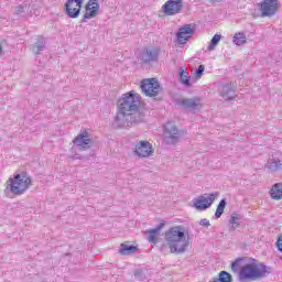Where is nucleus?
Here are the masks:
<instances>
[{"label": "nucleus", "mask_w": 282, "mask_h": 282, "mask_svg": "<svg viewBox=\"0 0 282 282\" xmlns=\"http://www.w3.org/2000/svg\"><path fill=\"white\" fill-rule=\"evenodd\" d=\"M164 248H166V246L163 245V246L161 247L162 252H164Z\"/></svg>", "instance_id": "nucleus-37"}, {"label": "nucleus", "mask_w": 282, "mask_h": 282, "mask_svg": "<svg viewBox=\"0 0 282 282\" xmlns=\"http://www.w3.org/2000/svg\"><path fill=\"white\" fill-rule=\"evenodd\" d=\"M160 47H145L139 54V61L142 65H151V63H158L160 59Z\"/></svg>", "instance_id": "nucleus-8"}, {"label": "nucleus", "mask_w": 282, "mask_h": 282, "mask_svg": "<svg viewBox=\"0 0 282 282\" xmlns=\"http://www.w3.org/2000/svg\"><path fill=\"white\" fill-rule=\"evenodd\" d=\"M43 50H45V39L37 37L36 42L32 45V52L35 56H39Z\"/></svg>", "instance_id": "nucleus-22"}, {"label": "nucleus", "mask_w": 282, "mask_h": 282, "mask_svg": "<svg viewBox=\"0 0 282 282\" xmlns=\"http://www.w3.org/2000/svg\"><path fill=\"white\" fill-rule=\"evenodd\" d=\"M270 195L272 199H282V183H275L270 191Z\"/></svg>", "instance_id": "nucleus-23"}, {"label": "nucleus", "mask_w": 282, "mask_h": 282, "mask_svg": "<svg viewBox=\"0 0 282 282\" xmlns=\"http://www.w3.org/2000/svg\"><path fill=\"white\" fill-rule=\"evenodd\" d=\"M25 10H28V4H20L15 9V14L21 17V14H25Z\"/></svg>", "instance_id": "nucleus-32"}, {"label": "nucleus", "mask_w": 282, "mask_h": 282, "mask_svg": "<svg viewBox=\"0 0 282 282\" xmlns=\"http://www.w3.org/2000/svg\"><path fill=\"white\" fill-rule=\"evenodd\" d=\"M30 186H32V177L28 172L17 173L7 182V189H10L12 195H23Z\"/></svg>", "instance_id": "nucleus-4"}, {"label": "nucleus", "mask_w": 282, "mask_h": 282, "mask_svg": "<svg viewBox=\"0 0 282 282\" xmlns=\"http://www.w3.org/2000/svg\"><path fill=\"white\" fill-rule=\"evenodd\" d=\"M265 169L270 171L271 173H276V171H281L282 169V163L281 160L279 159H269Z\"/></svg>", "instance_id": "nucleus-20"}, {"label": "nucleus", "mask_w": 282, "mask_h": 282, "mask_svg": "<svg viewBox=\"0 0 282 282\" xmlns=\"http://www.w3.org/2000/svg\"><path fill=\"white\" fill-rule=\"evenodd\" d=\"M261 17H274L279 10V0H264L260 4Z\"/></svg>", "instance_id": "nucleus-14"}, {"label": "nucleus", "mask_w": 282, "mask_h": 282, "mask_svg": "<svg viewBox=\"0 0 282 282\" xmlns=\"http://www.w3.org/2000/svg\"><path fill=\"white\" fill-rule=\"evenodd\" d=\"M140 122H144V113L135 112L132 115L119 110L115 117L112 127L113 129H124V127H135V124H140Z\"/></svg>", "instance_id": "nucleus-5"}, {"label": "nucleus", "mask_w": 282, "mask_h": 282, "mask_svg": "<svg viewBox=\"0 0 282 282\" xmlns=\"http://www.w3.org/2000/svg\"><path fill=\"white\" fill-rule=\"evenodd\" d=\"M165 242L172 254H184L188 250V238L182 226L170 228L165 232Z\"/></svg>", "instance_id": "nucleus-1"}, {"label": "nucleus", "mask_w": 282, "mask_h": 282, "mask_svg": "<svg viewBox=\"0 0 282 282\" xmlns=\"http://www.w3.org/2000/svg\"><path fill=\"white\" fill-rule=\"evenodd\" d=\"M232 41H234L235 45H238V46L246 45V43H248V41L246 40V33H243V32L236 33L234 35Z\"/></svg>", "instance_id": "nucleus-26"}, {"label": "nucleus", "mask_w": 282, "mask_h": 282, "mask_svg": "<svg viewBox=\"0 0 282 282\" xmlns=\"http://www.w3.org/2000/svg\"><path fill=\"white\" fill-rule=\"evenodd\" d=\"M199 226H203L204 228H208V226H210V220H208L207 218H203L199 221Z\"/></svg>", "instance_id": "nucleus-34"}, {"label": "nucleus", "mask_w": 282, "mask_h": 282, "mask_svg": "<svg viewBox=\"0 0 282 282\" xmlns=\"http://www.w3.org/2000/svg\"><path fill=\"white\" fill-rule=\"evenodd\" d=\"M219 197V193H210L207 198L204 195H200L193 199V207L196 208V210H207V208H210L213 204L215 203V199Z\"/></svg>", "instance_id": "nucleus-9"}, {"label": "nucleus", "mask_w": 282, "mask_h": 282, "mask_svg": "<svg viewBox=\"0 0 282 282\" xmlns=\"http://www.w3.org/2000/svg\"><path fill=\"white\" fill-rule=\"evenodd\" d=\"M178 74L182 85H185V87H191V77L188 76V73H186L183 67H180Z\"/></svg>", "instance_id": "nucleus-25"}, {"label": "nucleus", "mask_w": 282, "mask_h": 282, "mask_svg": "<svg viewBox=\"0 0 282 282\" xmlns=\"http://www.w3.org/2000/svg\"><path fill=\"white\" fill-rule=\"evenodd\" d=\"M120 254L127 257L129 254H135L138 248L133 245L121 243L119 249Z\"/></svg>", "instance_id": "nucleus-21"}, {"label": "nucleus", "mask_w": 282, "mask_h": 282, "mask_svg": "<svg viewBox=\"0 0 282 282\" xmlns=\"http://www.w3.org/2000/svg\"><path fill=\"white\" fill-rule=\"evenodd\" d=\"M278 250L282 253V235L278 237L276 243H275Z\"/></svg>", "instance_id": "nucleus-35"}, {"label": "nucleus", "mask_w": 282, "mask_h": 282, "mask_svg": "<svg viewBox=\"0 0 282 282\" xmlns=\"http://www.w3.org/2000/svg\"><path fill=\"white\" fill-rule=\"evenodd\" d=\"M206 69V66L200 64L198 68L196 69V78H202L204 76V70Z\"/></svg>", "instance_id": "nucleus-33"}, {"label": "nucleus", "mask_w": 282, "mask_h": 282, "mask_svg": "<svg viewBox=\"0 0 282 282\" xmlns=\"http://www.w3.org/2000/svg\"><path fill=\"white\" fill-rule=\"evenodd\" d=\"M65 8L69 19H78L80 17V8H83V0H67Z\"/></svg>", "instance_id": "nucleus-12"}, {"label": "nucleus", "mask_w": 282, "mask_h": 282, "mask_svg": "<svg viewBox=\"0 0 282 282\" xmlns=\"http://www.w3.org/2000/svg\"><path fill=\"white\" fill-rule=\"evenodd\" d=\"M142 97L140 94L135 93V90H131L121 96L118 100V109L123 111V113H131L135 116V113H140V100Z\"/></svg>", "instance_id": "nucleus-3"}, {"label": "nucleus", "mask_w": 282, "mask_h": 282, "mask_svg": "<svg viewBox=\"0 0 282 282\" xmlns=\"http://www.w3.org/2000/svg\"><path fill=\"white\" fill-rule=\"evenodd\" d=\"M165 224L160 223L155 228L145 230V235L148 236L149 243H158V236L160 235V230L164 228Z\"/></svg>", "instance_id": "nucleus-19"}, {"label": "nucleus", "mask_w": 282, "mask_h": 282, "mask_svg": "<svg viewBox=\"0 0 282 282\" xmlns=\"http://www.w3.org/2000/svg\"><path fill=\"white\" fill-rule=\"evenodd\" d=\"M140 87L142 94L148 98H155V96H159L160 91H162V86L156 78L142 79Z\"/></svg>", "instance_id": "nucleus-6"}, {"label": "nucleus", "mask_w": 282, "mask_h": 282, "mask_svg": "<svg viewBox=\"0 0 282 282\" xmlns=\"http://www.w3.org/2000/svg\"><path fill=\"white\" fill-rule=\"evenodd\" d=\"M85 9L86 13L82 19V23H87L88 19H95L100 10V4L98 3V0H88Z\"/></svg>", "instance_id": "nucleus-15"}, {"label": "nucleus", "mask_w": 282, "mask_h": 282, "mask_svg": "<svg viewBox=\"0 0 282 282\" xmlns=\"http://www.w3.org/2000/svg\"><path fill=\"white\" fill-rule=\"evenodd\" d=\"M241 261H243L242 258H238L236 259L232 263H231V271L235 273V274H239V271L241 270V268L239 269V264L241 263Z\"/></svg>", "instance_id": "nucleus-30"}, {"label": "nucleus", "mask_w": 282, "mask_h": 282, "mask_svg": "<svg viewBox=\"0 0 282 282\" xmlns=\"http://www.w3.org/2000/svg\"><path fill=\"white\" fill-rule=\"evenodd\" d=\"M94 139L91 138L89 132H87V130L77 134V137H75V139L73 140V143L75 144V147H78L79 151H87V149L91 148Z\"/></svg>", "instance_id": "nucleus-10"}, {"label": "nucleus", "mask_w": 282, "mask_h": 282, "mask_svg": "<svg viewBox=\"0 0 282 282\" xmlns=\"http://www.w3.org/2000/svg\"><path fill=\"white\" fill-rule=\"evenodd\" d=\"M217 279L219 282H232V274L227 271H220Z\"/></svg>", "instance_id": "nucleus-29"}, {"label": "nucleus", "mask_w": 282, "mask_h": 282, "mask_svg": "<svg viewBox=\"0 0 282 282\" xmlns=\"http://www.w3.org/2000/svg\"><path fill=\"white\" fill-rule=\"evenodd\" d=\"M134 279L137 281H145L147 280V274H144V271L141 269L134 270Z\"/></svg>", "instance_id": "nucleus-31"}, {"label": "nucleus", "mask_w": 282, "mask_h": 282, "mask_svg": "<svg viewBox=\"0 0 282 282\" xmlns=\"http://www.w3.org/2000/svg\"><path fill=\"white\" fill-rule=\"evenodd\" d=\"M228 202L226 200V198H223L217 208H216V213H215V217L216 219H219L221 217V215H224V210H226V206H227Z\"/></svg>", "instance_id": "nucleus-27"}, {"label": "nucleus", "mask_w": 282, "mask_h": 282, "mask_svg": "<svg viewBox=\"0 0 282 282\" xmlns=\"http://www.w3.org/2000/svg\"><path fill=\"white\" fill-rule=\"evenodd\" d=\"M3 54V46L0 44V56Z\"/></svg>", "instance_id": "nucleus-36"}, {"label": "nucleus", "mask_w": 282, "mask_h": 282, "mask_svg": "<svg viewBox=\"0 0 282 282\" xmlns=\"http://www.w3.org/2000/svg\"><path fill=\"white\" fill-rule=\"evenodd\" d=\"M219 41H221V35L220 34H215L210 42L209 45L207 47L208 52H213V50H215V47H217V45H219Z\"/></svg>", "instance_id": "nucleus-28"}, {"label": "nucleus", "mask_w": 282, "mask_h": 282, "mask_svg": "<svg viewBox=\"0 0 282 282\" xmlns=\"http://www.w3.org/2000/svg\"><path fill=\"white\" fill-rule=\"evenodd\" d=\"M135 154L139 158H149L153 154V148L149 141H140L135 147Z\"/></svg>", "instance_id": "nucleus-17"}, {"label": "nucleus", "mask_w": 282, "mask_h": 282, "mask_svg": "<svg viewBox=\"0 0 282 282\" xmlns=\"http://www.w3.org/2000/svg\"><path fill=\"white\" fill-rule=\"evenodd\" d=\"M193 34H195V28H192L191 24H184L181 26L176 33L178 45H186Z\"/></svg>", "instance_id": "nucleus-13"}, {"label": "nucleus", "mask_w": 282, "mask_h": 282, "mask_svg": "<svg viewBox=\"0 0 282 282\" xmlns=\"http://www.w3.org/2000/svg\"><path fill=\"white\" fill-rule=\"evenodd\" d=\"M270 274L268 265L264 263H257V260L246 263L240 267L238 272L239 281H259V279H265Z\"/></svg>", "instance_id": "nucleus-2"}, {"label": "nucleus", "mask_w": 282, "mask_h": 282, "mask_svg": "<svg viewBox=\"0 0 282 282\" xmlns=\"http://www.w3.org/2000/svg\"><path fill=\"white\" fill-rule=\"evenodd\" d=\"M199 102H202V99H199V97L176 100V105H180V107H183V109H188L189 111H195Z\"/></svg>", "instance_id": "nucleus-18"}, {"label": "nucleus", "mask_w": 282, "mask_h": 282, "mask_svg": "<svg viewBox=\"0 0 282 282\" xmlns=\"http://www.w3.org/2000/svg\"><path fill=\"white\" fill-rule=\"evenodd\" d=\"M239 221H241V215L239 214L232 215L231 218L229 219V230H232V231L237 230V228L241 226Z\"/></svg>", "instance_id": "nucleus-24"}, {"label": "nucleus", "mask_w": 282, "mask_h": 282, "mask_svg": "<svg viewBox=\"0 0 282 282\" xmlns=\"http://www.w3.org/2000/svg\"><path fill=\"white\" fill-rule=\"evenodd\" d=\"M180 129L173 122H167L164 126L163 142L164 144H177L180 142Z\"/></svg>", "instance_id": "nucleus-7"}, {"label": "nucleus", "mask_w": 282, "mask_h": 282, "mask_svg": "<svg viewBox=\"0 0 282 282\" xmlns=\"http://www.w3.org/2000/svg\"><path fill=\"white\" fill-rule=\"evenodd\" d=\"M184 8V1L182 0H169L163 4L162 10L167 17H174V14H180Z\"/></svg>", "instance_id": "nucleus-11"}, {"label": "nucleus", "mask_w": 282, "mask_h": 282, "mask_svg": "<svg viewBox=\"0 0 282 282\" xmlns=\"http://www.w3.org/2000/svg\"><path fill=\"white\" fill-rule=\"evenodd\" d=\"M219 93L224 100H235L237 96V86L230 84H223L219 88Z\"/></svg>", "instance_id": "nucleus-16"}]
</instances>
